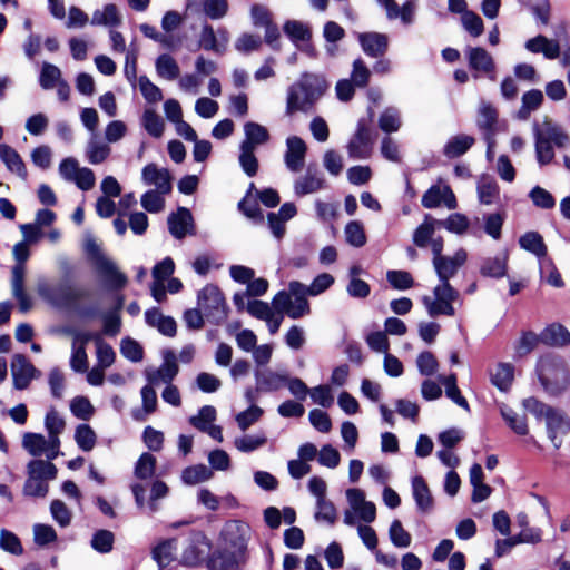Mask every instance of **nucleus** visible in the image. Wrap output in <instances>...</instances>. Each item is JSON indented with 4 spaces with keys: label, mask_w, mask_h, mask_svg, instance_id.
<instances>
[{
    "label": "nucleus",
    "mask_w": 570,
    "mask_h": 570,
    "mask_svg": "<svg viewBox=\"0 0 570 570\" xmlns=\"http://www.w3.org/2000/svg\"><path fill=\"white\" fill-rule=\"evenodd\" d=\"M412 493L416 508L421 513H429L433 509V498L431 491L421 475L412 479Z\"/></svg>",
    "instance_id": "5701e85b"
},
{
    "label": "nucleus",
    "mask_w": 570,
    "mask_h": 570,
    "mask_svg": "<svg viewBox=\"0 0 570 570\" xmlns=\"http://www.w3.org/2000/svg\"><path fill=\"white\" fill-rule=\"evenodd\" d=\"M23 240L13 246L12 255L16 264L11 271V292L18 302L19 311L27 313L32 308V299L24 288L26 263L30 257L29 245L36 242V222L20 226Z\"/></svg>",
    "instance_id": "20e7f679"
},
{
    "label": "nucleus",
    "mask_w": 570,
    "mask_h": 570,
    "mask_svg": "<svg viewBox=\"0 0 570 570\" xmlns=\"http://www.w3.org/2000/svg\"><path fill=\"white\" fill-rule=\"evenodd\" d=\"M242 557L235 551L223 548L210 557L208 567L210 570H235Z\"/></svg>",
    "instance_id": "bb28decb"
},
{
    "label": "nucleus",
    "mask_w": 570,
    "mask_h": 570,
    "mask_svg": "<svg viewBox=\"0 0 570 570\" xmlns=\"http://www.w3.org/2000/svg\"><path fill=\"white\" fill-rule=\"evenodd\" d=\"M363 52L371 58L383 57L389 49V37L385 33L370 31L357 35Z\"/></svg>",
    "instance_id": "aec40b11"
},
{
    "label": "nucleus",
    "mask_w": 570,
    "mask_h": 570,
    "mask_svg": "<svg viewBox=\"0 0 570 570\" xmlns=\"http://www.w3.org/2000/svg\"><path fill=\"white\" fill-rule=\"evenodd\" d=\"M522 249L535 255L538 258L547 256V246L538 232H527L519 238Z\"/></svg>",
    "instance_id": "ea45409f"
},
{
    "label": "nucleus",
    "mask_w": 570,
    "mask_h": 570,
    "mask_svg": "<svg viewBox=\"0 0 570 570\" xmlns=\"http://www.w3.org/2000/svg\"><path fill=\"white\" fill-rule=\"evenodd\" d=\"M326 89L327 83L324 77L311 72L302 73L298 80L287 88L285 115L312 111Z\"/></svg>",
    "instance_id": "7ed1b4c3"
},
{
    "label": "nucleus",
    "mask_w": 570,
    "mask_h": 570,
    "mask_svg": "<svg viewBox=\"0 0 570 570\" xmlns=\"http://www.w3.org/2000/svg\"><path fill=\"white\" fill-rule=\"evenodd\" d=\"M534 150L538 164L542 167L549 165L554 158L553 146L568 148L570 137L563 128L550 120H544L542 126L534 124Z\"/></svg>",
    "instance_id": "39448f33"
},
{
    "label": "nucleus",
    "mask_w": 570,
    "mask_h": 570,
    "mask_svg": "<svg viewBox=\"0 0 570 570\" xmlns=\"http://www.w3.org/2000/svg\"><path fill=\"white\" fill-rule=\"evenodd\" d=\"M216 409L212 405H204L199 409L197 415L189 417V423L200 432L207 430L216 420Z\"/></svg>",
    "instance_id": "4d7b16f0"
},
{
    "label": "nucleus",
    "mask_w": 570,
    "mask_h": 570,
    "mask_svg": "<svg viewBox=\"0 0 570 570\" xmlns=\"http://www.w3.org/2000/svg\"><path fill=\"white\" fill-rule=\"evenodd\" d=\"M537 373L543 390L551 395L560 394L568 386L569 372L564 361L559 356H541L537 364Z\"/></svg>",
    "instance_id": "0eeeda50"
},
{
    "label": "nucleus",
    "mask_w": 570,
    "mask_h": 570,
    "mask_svg": "<svg viewBox=\"0 0 570 570\" xmlns=\"http://www.w3.org/2000/svg\"><path fill=\"white\" fill-rule=\"evenodd\" d=\"M294 285H299V282L291 281L286 289H282L275 294L272 299L274 314L281 317L287 316L293 320L309 315L311 307L306 295L303 291L298 294Z\"/></svg>",
    "instance_id": "6e6552de"
},
{
    "label": "nucleus",
    "mask_w": 570,
    "mask_h": 570,
    "mask_svg": "<svg viewBox=\"0 0 570 570\" xmlns=\"http://www.w3.org/2000/svg\"><path fill=\"white\" fill-rule=\"evenodd\" d=\"M156 469V458L145 452L142 453L135 465V476L140 480L149 479L154 475Z\"/></svg>",
    "instance_id": "680f3d73"
},
{
    "label": "nucleus",
    "mask_w": 570,
    "mask_h": 570,
    "mask_svg": "<svg viewBox=\"0 0 570 570\" xmlns=\"http://www.w3.org/2000/svg\"><path fill=\"white\" fill-rule=\"evenodd\" d=\"M61 332L72 340L71 368L78 373L86 372L88 370V357L85 345L94 340V334L91 331L81 330L73 325L62 327Z\"/></svg>",
    "instance_id": "9b49d317"
},
{
    "label": "nucleus",
    "mask_w": 570,
    "mask_h": 570,
    "mask_svg": "<svg viewBox=\"0 0 570 570\" xmlns=\"http://www.w3.org/2000/svg\"><path fill=\"white\" fill-rule=\"evenodd\" d=\"M438 219L426 214L422 224H420L413 233V243L420 248L428 246L434 235Z\"/></svg>",
    "instance_id": "37998d69"
},
{
    "label": "nucleus",
    "mask_w": 570,
    "mask_h": 570,
    "mask_svg": "<svg viewBox=\"0 0 570 570\" xmlns=\"http://www.w3.org/2000/svg\"><path fill=\"white\" fill-rule=\"evenodd\" d=\"M327 187L324 174L318 168L316 163H309L306 166L304 175L299 176L294 181V194L303 197L309 194H315Z\"/></svg>",
    "instance_id": "4468645a"
},
{
    "label": "nucleus",
    "mask_w": 570,
    "mask_h": 570,
    "mask_svg": "<svg viewBox=\"0 0 570 570\" xmlns=\"http://www.w3.org/2000/svg\"><path fill=\"white\" fill-rule=\"evenodd\" d=\"M469 219L464 214L453 213L446 219H438V226L445 228L448 232L462 235L469 228Z\"/></svg>",
    "instance_id": "5fc2aeb1"
},
{
    "label": "nucleus",
    "mask_w": 570,
    "mask_h": 570,
    "mask_svg": "<svg viewBox=\"0 0 570 570\" xmlns=\"http://www.w3.org/2000/svg\"><path fill=\"white\" fill-rule=\"evenodd\" d=\"M40 85L43 89H52L58 85L61 79L60 69L51 63L45 62L39 78Z\"/></svg>",
    "instance_id": "e2e57ef3"
},
{
    "label": "nucleus",
    "mask_w": 570,
    "mask_h": 570,
    "mask_svg": "<svg viewBox=\"0 0 570 570\" xmlns=\"http://www.w3.org/2000/svg\"><path fill=\"white\" fill-rule=\"evenodd\" d=\"M346 148L351 159L357 160L370 158L373 149V137L366 119L361 118L357 121L356 130L350 139Z\"/></svg>",
    "instance_id": "f8f14e48"
},
{
    "label": "nucleus",
    "mask_w": 570,
    "mask_h": 570,
    "mask_svg": "<svg viewBox=\"0 0 570 570\" xmlns=\"http://www.w3.org/2000/svg\"><path fill=\"white\" fill-rule=\"evenodd\" d=\"M256 385L258 391L273 392L279 390L286 382V376L272 371H256Z\"/></svg>",
    "instance_id": "a19ab883"
},
{
    "label": "nucleus",
    "mask_w": 570,
    "mask_h": 570,
    "mask_svg": "<svg viewBox=\"0 0 570 570\" xmlns=\"http://www.w3.org/2000/svg\"><path fill=\"white\" fill-rule=\"evenodd\" d=\"M543 101V94L539 89H531L523 94L522 105L517 112V117L520 120H527L530 114L537 110Z\"/></svg>",
    "instance_id": "c03bdc74"
},
{
    "label": "nucleus",
    "mask_w": 570,
    "mask_h": 570,
    "mask_svg": "<svg viewBox=\"0 0 570 570\" xmlns=\"http://www.w3.org/2000/svg\"><path fill=\"white\" fill-rule=\"evenodd\" d=\"M23 448L33 456L28 464V478L23 485V494L36 497V432H27L22 440Z\"/></svg>",
    "instance_id": "4be33fe9"
},
{
    "label": "nucleus",
    "mask_w": 570,
    "mask_h": 570,
    "mask_svg": "<svg viewBox=\"0 0 570 570\" xmlns=\"http://www.w3.org/2000/svg\"><path fill=\"white\" fill-rule=\"evenodd\" d=\"M141 124L145 130L154 138H159L164 132V121L153 109H146L142 114Z\"/></svg>",
    "instance_id": "6e6d98bb"
},
{
    "label": "nucleus",
    "mask_w": 570,
    "mask_h": 570,
    "mask_svg": "<svg viewBox=\"0 0 570 570\" xmlns=\"http://www.w3.org/2000/svg\"><path fill=\"white\" fill-rule=\"evenodd\" d=\"M500 413L510 429L513 430V432L519 435L528 434L529 429L524 416L518 414L514 410L507 405L501 406Z\"/></svg>",
    "instance_id": "09e8293b"
},
{
    "label": "nucleus",
    "mask_w": 570,
    "mask_h": 570,
    "mask_svg": "<svg viewBox=\"0 0 570 570\" xmlns=\"http://www.w3.org/2000/svg\"><path fill=\"white\" fill-rule=\"evenodd\" d=\"M345 240L353 247H363L366 244V235L360 220H351L344 228Z\"/></svg>",
    "instance_id": "864d4df0"
},
{
    "label": "nucleus",
    "mask_w": 570,
    "mask_h": 570,
    "mask_svg": "<svg viewBox=\"0 0 570 570\" xmlns=\"http://www.w3.org/2000/svg\"><path fill=\"white\" fill-rule=\"evenodd\" d=\"M85 249L105 286L99 305L90 304L92 293L85 286L59 285L46 291L38 285V294L59 308L73 309L83 316L100 315L101 321H120L125 301L121 289L128 278L94 239L86 242Z\"/></svg>",
    "instance_id": "f257e3e1"
},
{
    "label": "nucleus",
    "mask_w": 570,
    "mask_h": 570,
    "mask_svg": "<svg viewBox=\"0 0 570 570\" xmlns=\"http://www.w3.org/2000/svg\"><path fill=\"white\" fill-rule=\"evenodd\" d=\"M402 126L401 115L395 107H387L379 118V127L386 134L399 131Z\"/></svg>",
    "instance_id": "3c124183"
},
{
    "label": "nucleus",
    "mask_w": 570,
    "mask_h": 570,
    "mask_svg": "<svg viewBox=\"0 0 570 570\" xmlns=\"http://www.w3.org/2000/svg\"><path fill=\"white\" fill-rule=\"evenodd\" d=\"M522 405L525 411L537 419H544L549 440L556 449L562 445L563 436L570 432V420L560 410L553 409L535 397L524 399Z\"/></svg>",
    "instance_id": "423d86ee"
},
{
    "label": "nucleus",
    "mask_w": 570,
    "mask_h": 570,
    "mask_svg": "<svg viewBox=\"0 0 570 570\" xmlns=\"http://www.w3.org/2000/svg\"><path fill=\"white\" fill-rule=\"evenodd\" d=\"M533 205L542 209H551L556 206V199L547 189L535 186L529 193Z\"/></svg>",
    "instance_id": "774afa93"
},
{
    "label": "nucleus",
    "mask_w": 570,
    "mask_h": 570,
    "mask_svg": "<svg viewBox=\"0 0 570 570\" xmlns=\"http://www.w3.org/2000/svg\"><path fill=\"white\" fill-rule=\"evenodd\" d=\"M183 552L180 563L184 566H196L200 563L210 550V544L200 532H193L181 542Z\"/></svg>",
    "instance_id": "ddd939ff"
},
{
    "label": "nucleus",
    "mask_w": 570,
    "mask_h": 570,
    "mask_svg": "<svg viewBox=\"0 0 570 570\" xmlns=\"http://www.w3.org/2000/svg\"><path fill=\"white\" fill-rule=\"evenodd\" d=\"M65 426L63 417L55 409H51L45 417V428L48 438L46 439L41 434H38V455L45 454L48 460H52L59 454V435L65 430Z\"/></svg>",
    "instance_id": "9d476101"
},
{
    "label": "nucleus",
    "mask_w": 570,
    "mask_h": 570,
    "mask_svg": "<svg viewBox=\"0 0 570 570\" xmlns=\"http://www.w3.org/2000/svg\"><path fill=\"white\" fill-rule=\"evenodd\" d=\"M92 26L118 27L121 24V16L114 3H108L102 10H95L91 17Z\"/></svg>",
    "instance_id": "f704fd0d"
},
{
    "label": "nucleus",
    "mask_w": 570,
    "mask_h": 570,
    "mask_svg": "<svg viewBox=\"0 0 570 570\" xmlns=\"http://www.w3.org/2000/svg\"><path fill=\"white\" fill-rule=\"evenodd\" d=\"M141 179L145 185L156 187L161 194H169L173 189L171 175L168 169L159 168L156 164H147L141 171Z\"/></svg>",
    "instance_id": "6ab92c4d"
},
{
    "label": "nucleus",
    "mask_w": 570,
    "mask_h": 570,
    "mask_svg": "<svg viewBox=\"0 0 570 570\" xmlns=\"http://www.w3.org/2000/svg\"><path fill=\"white\" fill-rule=\"evenodd\" d=\"M168 230L176 239H183L188 234H194V218L186 207H178L167 218Z\"/></svg>",
    "instance_id": "f3484780"
},
{
    "label": "nucleus",
    "mask_w": 570,
    "mask_h": 570,
    "mask_svg": "<svg viewBox=\"0 0 570 570\" xmlns=\"http://www.w3.org/2000/svg\"><path fill=\"white\" fill-rule=\"evenodd\" d=\"M142 409L134 410L132 417L136 421H145L147 416L156 411L157 407V394L154 386L150 384L145 385L141 389Z\"/></svg>",
    "instance_id": "4c0bfd02"
},
{
    "label": "nucleus",
    "mask_w": 570,
    "mask_h": 570,
    "mask_svg": "<svg viewBox=\"0 0 570 570\" xmlns=\"http://www.w3.org/2000/svg\"><path fill=\"white\" fill-rule=\"evenodd\" d=\"M0 548L14 556H20L23 552V548L18 535L7 529H2L0 531Z\"/></svg>",
    "instance_id": "338daca9"
},
{
    "label": "nucleus",
    "mask_w": 570,
    "mask_h": 570,
    "mask_svg": "<svg viewBox=\"0 0 570 570\" xmlns=\"http://www.w3.org/2000/svg\"><path fill=\"white\" fill-rule=\"evenodd\" d=\"M229 4L227 0H204L203 12L210 20H222L228 13Z\"/></svg>",
    "instance_id": "052dcab7"
},
{
    "label": "nucleus",
    "mask_w": 570,
    "mask_h": 570,
    "mask_svg": "<svg viewBox=\"0 0 570 570\" xmlns=\"http://www.w3.org/2000/svg\"><path fill=\"white\" fill-rule=\"evenodd\" d=\"M525 48L533 53H543L547 59H556L560 55V46L556 40H549L544 36H537L525 42Z\"/></svg>",
    "instance_id": "cd10ccee"
},
{
    "label": "nucleus",
    "mask_w": 570,
    "mask_h": 570,
    "mask_svg": "<svg viewBox=\"0 0 570 570\" xmlns=\"http://www.w3.org/2000/svg\"><path fill=\"white\" fill-rule=\"evenodd\" d=\"M466 57L471 69L483 73L494 72L495 65L493 58L484 48H469L466 50Z\"/></svg>",
    "instance_id": "a878e982"
},
{
    "label": "nucleus",
    "mask_w": 570,
    "mask_h": 570,
    "mask_svg": "<svg viewBox=\"0 0 570 570\" xmlns=\"http://www.w3.org/2000/svg\"><path fill=\"white\" fill-rule=\"evenodd\" d=\"M0 159L6 164L7 168L17 174L21 178L27 177L26 166L19 154L6 144L0 145Z\"/></svg>",
    "instance_id": "e433bc0d"
},
{
    "label": "nucleus",
    "mask_w": 570,
    "mask_h": 570,
    "mask_svg": "<svg viewBox=\"0 0 570 570\" xmlns=\"http://www.w3.org/2000/svg\"><path fill=\"white\" fill-rule=\"evenodd\" d=\"M94 334V342L96 343V355L98 365L102 368H108L115 361V352L110 345L105 343L101 338V333L91 332Z\"/></svg>",
    "instance_id": "de8ad7c7"
},
{
    "label": "nucleus",
    "mask_w": 570,
    "mask_h": 570,
    "mask_svg": "<svg viewBox=\"0 0 570 570\" xmlns=\"http://www.w3.org/2000/svg\"><path fill=\"white\" fill-rule=\"evenodd\" d=\"M246 524L239 521L227 522L222 531L224 548H227L243 556L246 549Z\"/></svg>",
    "instance_id": "a211bd4d"
},
{
    "label": "nucleus",
    "mask_w": 570,
    "mask_h": 570,
    "mask_svg": "<svg viewBox=\"0 0 570 570\" xmlns=\"http://www.w3.org/2000/svg\"><path fill=\"white\" fill-rule=\"evenodd\" d=\"M177 539L165 540L158 546H156L153 550V558L158 563L159 567H166L170 564V562L175 559L174 552L178 548Z\"/></svg>",
    "instance_id": "49530a36"
},
{
    "label": "nucleus",
    "mask_w": 570,
    "mask_h": 570,
    "mask_svg": "<svg viewBox=\"0 0 570 570\" xmlns=\"http://www.w3.org/2000/svg\"><path fill=\"white\" fill-rule=\"evenodd\" d=\"M474 138L469 135H456L444 145L443 154L446 158L453 159L464 155L473 145Z\"/></svg>",
    "instance_id": "2f4dec72"
},
{
    "label": "nucleus",
    "mask_w": 570,
    "mask_h": 570,
    "mask_svg": "<svg viewBox=\"0 0 570 570\" xmlns=\"http://www.w3.org/2000/svg\"><path fill=\"white\" fill-rule=\"evenodd\" d=\"M476 191L481 204L491 205L499 196V186L492 178L483 177L478 183Z\"/></svg>",
    "instance_id": "8fccbe9b"
},
{
    "label": "nucleus",
    "mask_w": 570,
    "mask_h": 570,
    "mask_svg": "<svg viewBox=\"0 0 570 570\" xmlns=\"http://www.w3.org/2000/svg\"><path fill=\"white\" fill-rule=\"evenodd\" d=\"M540 340L548 345L562 346L570 343V332L561 323H550Z\"/></svg>",
    "instance_id": "c756f323"
},
{
    "label": "nucleus",
    "mask_w": 570,
    "mask_h": 570,
    "mask_svg": "<svg viewBox=\"0 0 570 570\" xmlns=\"http://www.w3.org/2000/svg\"><path fill=\"white\" fill-rule=\"evenodd\" d=\"M198 47L205 51H210L218 55V41H216V32L212 24L205 21L202 24L198 36Z\"/></svg>",
    "instance_id": "13d9d810"
},
{
    "label": "nucleus",
    "mask_w": 570,
    "mask_h": 570,
    "mask_svg": "<svg viewBox=\"0 0 570 570\" xmlns=\"http://www.w3.org/2000/svg\"><path fill=\"white\" fill-rule=\"evenodd\" d=\"M334 282L335 279L331 274L322 273L318 274L309 285H305L299 282V285H294V288H297L298 294L303 291L308 298V296L315 297L323 294L334 284Z\"/></svg>",
    "instance_id": "7c9ffc66"
},
{
    "label": "nucleus",
    "mask_w": 570,
    "mask_h": 570,
    "mask_svg": "<svg viewBox=\"0 0 570 570\" xmlns=\"http://www.w3.org/2000/svg\"><path fill=\"white\" fill-rule=\"evenodd\" d=\"M268 286H269V284H268L267 279L262 278V277L253 278L247 284V287L245 291L236 292L233 295V304H234L235 308L242 309L244 307V301H246L247 298H255V297L263 296L264 294H266Z\"/></svg>",
    "instance_id": "393cba45"
},
{
    "label": "nucleus",
    "mask_w": 570,
    "mask_h": 570,
    "mask_svg": "<svg viewBox=\"0 0 570 570\" xmlns=\"http://www.w3.org/2000/svg\"><path fill=\"white\" fill-rule=\"evenodd\" d=\"M389 537L391 542L396 548H407L411 546L412 537L411 534L403 528L400 520H393L390 529H389Z\"/></svg>",
    "instance_id": "bf43d9fd"
},
{
    "label": "nucleus",
    "mask_w": 570,
    "mask_h": 570,
    "mask_svg": "<svg viewBox=\"0 0 570 570\" xmlns=\"http://www.w3.org/2000/svg\"><path fill=\"white\" fill-rule=\"evenodd\" d=\"M163 364L155 368L149 367L145 371L146 379L148 381V384L156 386L161 383L164 384H170V382L176 377L178 374V365H177V358L173 351H166L163 355Z\"/></svg>",
    "instance_id": "2eb2a0df"
},
{
    "label": "nucleus",
    "mask_w": 570,
    "mask_h": 570,
    "mask_svg": "<svg viewBox=\"0 0 570 570\" xmlns=\"http://www.w3.org/2000/svg\"><path fill=\"white\" fill-rule=\"evenodd\" d=\"M468 253L465 249H458L453 256H443L432 259L434 271L440 284L433 291V297L423 296L422 303L431 317L454 316L453 302L459 298V292L454 289L450 279L465 264Z\"/></svg>",
    "instance_id": "f03ea898"
},
{
    "label": "nucleus",
    "mask_w": 570,
    "mask_h": 570,
    "mask_svg": "<svg viewBox=\"0 0 570 570\" xmlns=\"http://www.w3.org/2000/svg\"><path fill=\"white\" fill-rule=\"evenodd\" d=\"M245 139L240 142L244 148L256 149L269 140V132L266 127L255 121H247L244 125Z\"/></svg>",
    "instance_id": "b1692460"
},
{
    "label": "nucleus",
    "mask_w": 570,
    "mask_h": 570,
    "mask_svg": "<svg viewBox=\"0 0 570 570\" xmlns=\"http://www.w3.org/2000/svg\"><path fill=\"white\" fill-rule=\"evenodd\" d=\"M157 75L167 80L179 77L180 69L176 60L168 53L159 55L155 61Z\"/></svg>",
    "instance_id": "a18cd8bd"
},
{
    "label": "nucleus",
    "mask_w": 570,
    "mask_h": 570,
    "mask_svg": "<svg viewBox=\"0 0 570 570\" xmlns=\"http://www.w3.org/2000/svg\"><path fill=\"white\" fill-rule=\"evenodd\" d=\"M491 383L500 391L510 390L514 379V366L510 363H499L490 373Z\"/></svg>",
    "instance_id": "473e14b6"
},
{
    "label": "nucleus",
    "mask_w": 570,
    "mask_h": 570,
    "mask_svg": "<svg viewBox=\"0 0 570 570\" xmlns=\"http://www.w3.org/2000/svg\"><path fill=\"white\" fill-rule=\"evenodd\" d=\"M284 33L291 39V41L296 46H299L301 42H306L312 39L311 28L298 20H288L284 23L283 27Z\"/></svg>",
    "instance_id": "79ce46f5"
},
{
    "label": "nucleus",
    "mask_w": 570,
    "mask_h": 570,
    "mask_svg": "<svg viewBox=\"0 0 570 570\" xmlns=\"http://www.w3.org/2000/svg\"><path fill=\"white\" fill-rule=\"evenodd\" d=\"M307 147L305 141L298 136H291L286 139V151L284 163L292 173H298L304 167Z\"/></svg>",
    "instance_id": "dca6fc26"
},
{
    "label": "nucleus",
    "mask_w": 570,
    "mask_h": 570,
    "mask_svg": "<svg viewBox=\"0 0 570 570\" xmlns=\"http://www.w3.org/2000/svg\"><path fill=\"white\" fill-rule=\"evenodd\" d=\"M86 154L90 164H101L109 156L110 147L107 144L91 139L88 142Z\"/></svg>",
    "instance_id": "69168bd1"
},
{
    "label": "nucleus",
    "mask_w": 570,
    "mask_h": 570,
    "mask_svg": "<svg viewBox=\"0 0 570 570\" xmlns=\"http://www.w3.org/2000/svg\"><path fill=\"white\" fill-rule=\"evenodd\" d=\"M498 119L497 110L490 105L483 102L478 111L476 126L482 131L483 138L495 136V124Z\"/></svg>",
    "instance_id": "c85d7f7f"
},
{
    "label": "nucleus",
    "mask_w": 570,
    "mask_h": 570,
    "mask_svg": "<svg viewBox=\"0 0 570 570\" xmlns=\"http://www.w3.org/2000/svg\"><path fill=\"white\" fill-rule=\"evenodd\" d=\"M198 321H225L228 316V306L223 292L214 284H207L197 295Z\"/></svg>",
    "instance_id": "1a4fd4ad"
},
{
    "label": "nucleus",
    "mask_w": 570,
    "mask_h": 570,
    "mask_svg": "<svg viewBox=\"0 0 570 570\" xmlns=\"http://www.w3.org/2000/svg\"><path fill=\"white\" fill-rule=\"evenodd\" d=\"M508 255L488 257L480 266V274L484 277L502 278L507 274Z\"/></svg>",
    "instance_id": "72a5a7b5"
},
{
    "label": "nucleus",
    "mask_w": 570,
    "mask_h": 570,
    "mask_svg": "<svg viewBox=\"0 0 570 570\" xmlns=\"http://www.w3.org/2000/svg\"><path fill=\"white\" fill-rule=\"evenodd\" d=\"M75 441L79 449L85 452L91 451L97 442V435L94 429L83 423L79 424L75 431Z\"/></svg>",
    "instance_id": "603ef678"
},
{
    "label": "nucleus",
    "mask_w": 570,
    "mask_h": 570,
    "mask_svg": "<svg viewBox=\"0 0 570 570\" xmlns=\"http://www.w3.org/2000/svg\"><path fill=\"white\" fill-rule=\"evenodd\" d=\"M239 165L243 169V171L248 177H254L258 171V160L255 156V149L250 148H244L243 146H239Z\"/></svg>",
    "instance_id": "0e129e2a"
},
{
    "label": "nucleus",
    "mask_w": 570,
    "mask_h": 570,
    "mask_svg": "<svg viewBox=\"0 0 570 570\" xmlns=\"http://www.w3.org/2000/svg\"><path fill=\"white\" fill-rule=\"evenodd\" d=\"M214 472L210 468L205 464H195L185 468L181 471V481L186 485H196L206 481L212 480Z\"/></svg>",
    "instance_id": "c9c22d12"
},
{
    "label": "nucleus",
    "mask_w": 570,
    "mask_h": 570,
    "mask_svg": "<svg viewBox=\"0 0 570 570\" xmlns=\"http://www.w3.org/2000/svg\"><path fill=\"white\" fill-rule=\"evenodd\" d=\"M33 365L22 354H14L11 361V374L17 390H23L29 384L35 373Z\"/></svg>",
    "instance_id": "412c9836"
},
{
    "label": "nucleus",
    "mask_w": 570,
    "mask_h": 570,
    "mask_svg": "<svg viewBox=\"0 0 570 570\" xmlns=\"http://www.w3.org/2000/svg\"><path fill=\"white\" fill-rule=\"evenodd\" d=\"M238 313L247 312V314L259 321H273L272 316L274 314L272 304L269 305L266 302L247 298L244 301V307L242 309H236Z\"/></svg>",
    "instance_id": "58836bf2"
}]
</instances>
